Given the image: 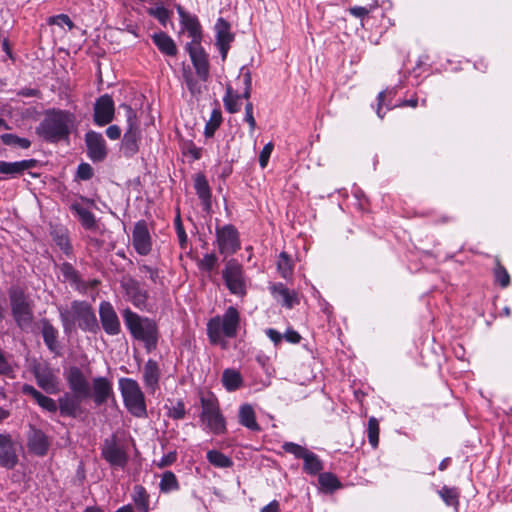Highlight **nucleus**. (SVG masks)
Here are the masks:
<instances>
[{"label":"nucleus","mask_w":512,"mask_h":512,"mask_svg":"<svg viewBox=\"0 0 512 512\" xmlns=\"http://www.w3.org/2000/svg\"><path fill=\"white\" fill-rule=\"evenodd\" d=\"M71 393H64L58 399L62 417L77 418L82 412L81 402L91 397L90 383L84 372L77 366H70L64 373Z\"/></svg>","instance_id":"obj_1"},{"label":"nucleus","mask_w":512,"mask_h":512,"mask_svg":"<svg viewBox=\"0 0 512 512\" xmlns=\"http://www.w3.org/2000/svg\"><path fill=\"white\" fill-rule=\"evenodd\" d=\"M60 320L65 333H70L77 323L79 329L84 332L96 334L100 331L95 310L85 300H74L71 302L70 310H59Z\"/></svg>","instance_id":"obj_2"},{"label":"nucleus","mask_w":512,"mask_h":512,"mask_svg":"<svg viewBox=\"0 0 512 512\" xmlns=\"http://www.w3.org/2000/svg\"><path fill=\"white\" fill-rule=\"evenodd\" d=\"M74 120V115L69 111L49 110L46 112L41 123L36 127V134L49 143L67 140Z\"/></svg>","instance_id":"obj_3"},{"label":"nucleus","mask_w":512,"mask_h":512,"mask_svg":"<svg viewBox=\"0 0 512 512\" xmlns=\"http://www.w3.org/2000/svg\"><path fill=\"white\" fill-rule=\"evenodd\" d=\"M123 320L131 336L144 343L148 353L156 349L159 339L157 323L148 317H141L130 308L123 311Z\"/></svg>","instance_id":"obj_4"},{"label":"nucleus","mask_w":512,"mask_h":512,"mask_svg":"<svg viewBox=\"0 0 512 512\" xmlns=\"http://www.w3.org/2000/svg\"><path fill=\"white\" fill-rule=\"evenodd\" d=\"M239 326L240 314L235 307L229 306L223 316L217 315L208 320L206 331L210 344L221 345V347L225 348L226 341L223 337L235 338Z\"/></svg>","instance_id":"obj_5"},{"label":"nucleus","mask_w":512,"mask_h":512,"mask_svg":"<svg viewBox=\"0 0 512 512\" xmlns=\"http://www.w3.org/2000/svg\"><path fill=\"white\" fill-rule=\"evenodd\" d=\"M119 389L128 412L134 417L146 418L147 405L139 383L132 378L122 377L119 379Z\"/></svg>","instance_id":"obj_6"},{"label":"nucleus","mask_w":512,"mask_h":512,"mask_svg":"<svg viewBox=\"0 0 512 512\" xmlns=\"http://www.w3.org/2000/svg\"><path fill=\"white\" fill-rule=\"evenodd\" d=\"M8 295L16 325L21 329L29 327L33 321V308L28 296L20 287H11Z\"/></svg>","instance_id":"obj_7"},{"label":"nucleus","mask_w":512,"mask_h":512,"mask_svg":"<svg viewBox=\"0 0 512 512\" xmlns=\"http://www.w3.org/2000/svg\"><path fill=\"white\" fill-rule=\"evenodd\" d=\"M200 403L202 407L201 421L207 425L213 434L225 433L226 421L221 413L217 397L213 393H209L207 396H201Z\"/></svg>","instance_id":"obj_8"},{"label":"nucleus","mask_w":512,"mask_h":512,"mask_svg":"<svg viewBox=\"0 0 512 512\" xmlns=\"http://www.w3.org/2000/svg\"><path fill=\"white\" fill-rule=\"evenodd\" d=\"M281 448L285 453L293 455L295 459L303 460L302 469L308 475H318L324 469V464L319 456L304 446L294 442H284Z\"/></svg>","instance_id":"obj_9"},{"label":"nucleus","mask_w":512,"mask_h":512,"mask_svg":"<svg viewBox=\"0 0 512 512\" xmlns=\"http://www.w3.org/2000/svg\"><path fill=\"white\" fill-rule=\"evenodd\" d=\"M225 285L229 292L236 296H244L247 293L242 264L234 258L229 259L222 271Z\"/></svg>","instance_id":"obj_10"},{"label":"nucleus","mask_w":512,"mask_h":512,"mask_svg":"<svg viewBox=\"0 0 512 512\" xmlns=\"http://www.w3.org/2000/svg\"><path fill=\"white\" fill-rule=\"evenodd\" d=\"M126 111L127 130L124 133L122 146L125 154L133 155L138 150L139 127L134 110L128 105H122Z\"/></svg>","instance_id":"obj_11"},{"label":"nucleus","mask_w":512,"mask_h":512,"mask_svg":"<svg viewBox=\"0 0 512 512\" xmlns=\"http://www.w3.org/2000/svg\"><path fill=\"white\" fill-rule=\"evenodd\" d=\"M102 458L113 467L124 468L128 462L126 451L117 443L116 435L106 438L101 447Z\"/></svg>","instance_id":"obj_12"},{"label":"nucleus","mask_w":512,"mask_h":512,"mask_svg":"<svg viewBox=\"0 0 512 512\" xmlns=\"http://www.w3.org/2000/svg\"><path fill=\"white\" fill-rule=\"evenodd\" d=\"M100 328L109 335L116 336L121 333V323L117 312L109 301H101L98 308Z\"/></svg>","instance_id":"obj_13"},{"label":"nucleus","mask_w":512,"mask_h":512,"mask_svg":"<svg viewBox=\"0 0 512 512\" xmlns=\"http://www.w3.org/2000/svg\"><path fill=\"white\" fill-rule=\"evenodd\" d=\"M216 236L221 254H234L240 249L239 233L235 226H216Z\"/></svg>","instance_id":"obj_14"},{"label":"nucleus","mask_w":512,"mask_h":512,"mask_svg":"<svg viewBox=\"0 0 512 512\" xmlns=\"http://www.w3.org/2000/svg\"><path fill=\"white\" fill-rule=\"evenodd\" d=\"M51 445L50 438L39 428L33 425L29 426L27 433V447L28 450L39 457L47 455Z\"/></svg>","instance_id":"obj_15"},{"label":"nucleus","mask_w":512,"mask_h":512,"mask_svg":"<svg viewBox=\"0 0 512 512\" xmlns=\"http://www.w3.org/2000/svg\"><path fill=\"white\" fill-rule=\"evenodd\" d=\"M115 106L112 97L108 94L100 96L94 104V122L98 126H105L114 119Z\"/></svg>","instance_id":"obj_16"},{"label":"nucleus","mask_w":512,"mask_h":512,"mask_svg":"<svg viewBox=\"0 0 512 512\" xmlns=\"http://www.w3.org/2000/svg\"><path fill=\"white\" fill-rule=\"evenodd\" d=\"M85 144L87 155L93 162H101L107 156V147L104 137L101 133L88 131L85 134Z\"/></svg>","instance_id":"obj_17"},{"label":"nucleus","mask_w":512,"mask_h":512,"mask_svg":"<svg viewBox=\"0 0 512 512\" xmlns=\"http://www.w3.org/2000/svg\"><path fill=\"white\" fill-rule=\"evenodd\" d=\"M91 397L96 406H101L114 396L112 382L103 376L93 378Z\"/></svg>","instance_id":"obj_18"},{"label":"nucleus","mask_w":512,"mask_h":512,"mask_svg":"<svg viewBox=\"0 0 512 512\" xmlns=\"http://www.w3.org/2000/svg\"><path fill=\"white\" fill-rule=\"evenodd\" d=\"M38 165L36 159H25L15 162L0 161V174L3 175L1 180L17 178L24 174L25 171L31 170Z\"/></svg>","instance_id":"obj_19"},{"label":"nucleus","mask_w":512,"mask_h":512,"mask_svg":"<svg viewBox=\"0 0 512 512\" xmlns=\"http://www.w3.org/2000/svg\"><path fill=\"white\" fill-rule=\"evenodd\" d=\"M216 44L222 56V60L227 57L228 50L231 42L234 40V35L231 33V26L224 18H218L215 24Z\"/></svg>","instance_id":"obj_20"},{"label":"nucleus","mask_w":512,"mask_h":512,"mask_svg":"<svg viewBox=\"0 0 512 512\" xmlns=\"http://www.w3.org/2000/svg\"><path fill=\"white\" fill-rule=\"evenodd\" d=\"M18 463V456L9 434H0V466L13 469Z\"/></svg>","instance_id":"obj_21"},{"label":"nucleus","mask_w":512,"mask_h":512,"mask_svg":"<svg viewBox=\"0 0 512 512\" xmlns=\"http://www.w3.org/2000/svg\"><path fill=\"white\" fill-rule=\"evenodd\" d=\"M188 52L197 75L202 80H206L209 75V63L206 53L198 43L189 44Z\"/></svg>","instance_id":"obj_22"},{"label":"nucleus","mask_w":512,"mask_h":512,"mask_svg":"<svg viewBox=\"0 0 512 512\" xmlns=\"http://www.w3.org/2000/svg\"><path fill=\"white\" fill-rule=\"evenodd\" d=\"M127 299L138 309H143L147 305L148 292L143 289L140 283L130 279L123 284Z\"/></svg>","instance_id":"obj_23"},{"label":"nucleus","mask_w":512,"mask_h":512,"mask_svg":"<svg viewBox=\"0 0 512 512\" xmlns=\"http://www.w3.org/2000/svg\"><path fill=\"white\" fill-rule=\"evenodd\" d=\"M132 245L139 255H148L152 250L151 236L147 226H134Z\"/></svg>","instance_id":"obj_24"},{"label":"nucleus","mask_w":512,"mask_h":512,"mask_svg":"<svg viewBox=\"0 0 512 512\" xmlns=\"http://www.w3.org/2000/svg\"><path fill=\"white\" fill-rule=\"evenodd\" d=\"M161 377V370L156 360L148 359L143 369V382L145 387L151 392L159 388V380Z\"/></svg>","instance_id":"obj_25"},{"label":"nucleus","mask_w":512,"mask_h":512,"mask_svg":"<svg viewBox=\"0 0 512 512\" xmlns=\"http://www.w3.org/2000/svg\"><path fill=\"white\" fill-rule=\"evenodd\" d=\"M22 393L31 396L43 410L50 413H55L58 410V404L54 399L45 396L30 384H24L22 386Z\"/></svg>","instance_id":"obj_26"},{"label":"nucleus","mask_w":512,"mask_h":512,"mask_svg":"<svg viewBox=\"0 0 512 512\" xmlns=\"http://www.w3.org/2000/svg\"><path fill=\"white\" fill-rule=\"evenodd\" d=\"M43 341L52 353L59 354L58 330L52 325L49 319L43 318L40 321Z\"/></svg>","instance_id":"obj_27"},{"label":"nucleus","mask_w":512,"mask_h":512,"mask_svg":"<svg viewBox=\"0 0 512 512\" xmlns=\"http://www.w3.org/2000/svg\"><path fill=\"white\" fill-rule=\"evenodd\" d=\"M34 376L37 385L49 394L56 393L58 390V382L56 376L49 368L43 370L36 369Z\"/></svg>","instance_id":"obj_28"},{"label":"nucleus","mask_w":512,"mask_h":512,"mask_svg":"<svg viewBox=\"0 0 512 512\" xmlns=\"http://www.w3.org/2000/svg\"><path fill=\"white\" fill-rule=\"evenodd\" d=\"M238 421L243 427L251 431L259 432L261 430V427L256 420L255 411L250 404H243L240 406Z\"/></svg>","instance_id":"obj_29"},{"label":"nucleus","mask_w":512,"mask_h":512,"mask_svg":"<svg viewBox=\"0 0 512 512\" xmlns=\"http://www.w3.org/2000/svg\"><path fill=\"white\" fill-rule=\"evenodd\" d=\"M177 11L181 18V23L186 28L189 36L192 37L194 43H197L201 36L200 24L197 18L187 14L181 6H178Z\"/></svg>","instance_id":"obj_30"},{"label":"nucleus","mask_w":512,"mask_h":512,"mask_svg":"<svg viewBox=\"0 0 512 512\" xmlns=\"http://www.w3.org/2000/svg\"><path fill=\"white\" fill-rule=\"evenodd\" d=\"M194 188L199 199L202 201L205 207L210 206L211 202V190L208 181L204 174L198 173L194 178Z\"/></svg>","instance_id":"obj_31"},{"label":"nucleus","mask_w":512,"mask_h":512,"mask_svg":"<svg viewBox=\"0 0 512 512\" xmlns=\"http://www.w3.org/2000/svg\"><path fill=\"white\" fill-rule=\"evenodd\" d=\"M154 44L158 47V49L169 56H175L177 53L176 45L171 37H169L166 33L160 32L156 33L152 36Z\"/></svg>","instance_id":"obj_32"},{"label":"nucleus","mask_w":512,"mask_h":512,"mask_svg":"<svg viewBox=\"0 0 512 512\" xmlns=\"http://www.w3.org/2000/svg\"><path fill=\"white\" fill-rule=\"evenodd\" d=\"M271 292L275 298L281 297L282 305L287 308H292L295 304H298L296 293L291 292L282 283L274 285Z\"/></svg>","instance_id":"obj_33"},{"label":"nucleus","mask_w":512,"mask_h":512,"mask_svg":"<svg viewBox=\"0 0 512 512\" xmlns=\"http://www.w3.org/2000/svg\"><path fill=\"white\" fill-rule=\"evenodd\" d=\"M132 500L138 512H149V494L144 486L133 487Z\"/></svg>","instance_id":"obj_34"},{"label":"nucleus","mask_w":512,"mask_h":512,"mask_svg":"<svg viewBox=\"0 0 512 512\" xmlns=\"http://www.w3.org/2000/svg\"><path fill=\"white\" fill-rule=\"evenodd\" d=\"M222 384L229 392L238 390L243 383L240 372L235 369H225L222 374Z\"/></svg>","instance_id":"obj_35"},{"label":"nucleus","mask_w":512,"mask_h":512,"mask_svg":"<svg viewBox=\"0 0 512 512\" xmlns=\"http://www.w3.org/2000/svg\"><path fill=\"white\" fill-rule=\"evenodd\" d=\"M51 236L55 244L63 251L67 256L72 253V245L70 243L68 233L66 229L56 226L51 231Z\"/></svg>","instance_id":"obj_36"},{"label":"nucleus","mask_w":512,"mask_h":512,"mask_svg":"<svg viewBox=\"0 0 512 512\" xmlns=\"http://www.w3.org/2000/svg\"><path fill=\"white\" fill-rule=\"evenodd\" d=\"M438 495L447 506L453 507L456 511L458 510L460 505V490L457 487H448L444 485L438 491Z\"/></svg>","instance_id":"obj_37"},{"label":"nucleus","mask_w":512,"mask_h":512,"mask_svg":"<svg viewBox=\"0 0 512 512\" xmlns=\"http://www.w3.org/2000/svg\"><path fill=\"white\" fill-rule=\"evenodd\" d=\"M318 482L324 492L332 493L342 487V483L337 476L331 472L318 474Z\"/></svg>","instance_id":"obj_38"},{"label":"nucleus","mask_w":512,"mask_h":512,"mask_svg":"<svg viewBox=\"0 0 512 512\" xmlns=\"http://www.w3.org/2000/svg\"><path fill=\"white\" fill-rule=\"evenodd\" d=\"M494 269L493 276L495 283L498 284L501 288H507L510 285L511 278L507 269L502 265L501 260L498 256L494 258Z\"/></svg>","instance_id":"obj_39"},{"label":"nucleus","mask_w":512,"mask_h":512,"mask_svg":"<svg viewBox=\"0 0 512 512\" xmlns=\"http://www.w3.org/2000/svg\"><path fill=\"white\" fill-rule=\"evenodd\" d=\"M208 462L217 468H231L233 461L219 450H209L206 454Z\"/></svg>","instance_id":"obj_40"},{"label":"nucleus","mask_w":512,"mask_h":512,"mask_svg":"<svg viewBox=\"0 0 512 512\" xmlns=\"http://www.w3.org/2000/svg\"><path fill=\"white\" fill-rule=\"evenodd\" d=\"M241 96L237 93H235L231 86H227L226 88V94L223 97V103L225 109L229 113H237L241 109V103H240Z\"/></svg>","instance_id":"obj_41"},{"label":"nucleus","mask_w":512,"mask_h":512,"mask_svg":"<svg viewBox=\"0 0 512 512\" xmlns=\"http://www.w3.org/2000/svg\"><path fill=\"white\" fill-rule=\"evenodd\" d=\"M159 487L160 491L163 493L177 491L180 488L177 477L172 471H165L162 474Z\"/></svg>","instance_id":"obj_42"},{"label":"nucleus","mask_w":512,"mask_h":512,"mask_svg":"<svg viewBox=\"0 0 512 512\" xmlns=\"http://www.w3.org/2000/svg\"><path fill=\"white\" fill-rule=\"evenodd\" d=\"M277 269L280 275L287 279L293 274V263L287 252H281L277 261Z\"/></svg>","instance_id":"obj_43"},{"label":"nucleus","mask_w":512,"mask_h":512,"mask_svg":"<svg viewBox=\"0 0 512 512\" xmlns=\"http://www.w3.org/2000/svg\"><path fill=\"white\" fill-rule=\"evenodd\" d=\"M3 144L11 147H19L21 149H28L31 146V141L27 138L19 137L16 134L5 133L0 136Z\"/></svg>","instance_id":"obj_44"},{"label":"nucleus","mask_w":512,"mask_h":512,"mask_svg":"<svg viewBox=\"0 0 512 512\" xmlns=\"http://www.w3.org/2000/svg\"><path fill=\"white\" fill-rule=\"evenodd\" d=\"M379 422L375 417H370L367 426L368 442L373 448H377L379 444Z\"/></svg>","instance_id":"obj_45"},{"label":"nucleus","mask_w":512,"mask_h":512,"mask_svg":"<svg viewBox=\"0 0 512 512\" xmlns=\"http://www.w3.org/2000/svg\"><path fill=\"white\" fill-rule=\"evenodd\" d=\"M222 121V116L220 111L213 110L211 113L210 120L205 125L204 134L206 137H212L215 131L218 129Z\"/></svg>","instance_id":"obj_46"},{"label":"nucleus","mask_w":512,"mask_h":512,"mask_svg":"<svg viewBox=\"0 0 512 512\" xmlns=\"http://www.w3.org/2000/svg\"><path fill=\"white\" fill-rule=\"evenodd\" d=\"M61 273L63 277L70 281L72 284L79 285L81 282L78 271L69 262H65L61 265Z\"/></svg>","instance_id":"obj_47"},{"label":"nucleus","mask_w":512,"mask_h":512,"mask_svg":"<svg viewBox=\"0 0 512 512\" xmlns=\"http://www.w3.org/2000/svg\"><path fill=\"white\" fill-rule=\"evenodd\" d=\"M217 256L214 253L205 254L202 259L198 261V268L202 271L211 272L217 265Z\"/></svg>","instance_id":"obj_48"},{"label":"nucleus","mask_w":512,"mask_h":512,"mask_svg":"<svg viewBox=\"0 0 512 512\" xmlns=\"http://www.w3.org/2000/svg\"><path fill=\"white\" fill-rule=\"evenodd\" d=\"M48 24L57 25L59 27L67 26L68 30H72L74 28V24L66 14H59L57 16L50 17L48 19Z\"/></svg>","instance_id":"obj_49"},{"label":"nucleus","mask_w":512,"mask_h":512,"mask_svg":"<svg viewBox=\"0 0 512 512\" xmlns=\"http://www.w3.org/2000/svg\"><path fill=\"white\" fill-rule=\"evenodd\" d=\"M149 15L155 17L161 24L165 25L170 18V12L163 6L151 8L148 11Z\"/></svg>","instance_id":"obj_50"},{"label":"nucleus","mask_w":512,"mask_h":512,"mask_svg":"<svg viewBox=\"0 0 512 512\" xmlns=\"http://www.w3.org/2000/svg\"><path fill=\"white\" fill-rule=\"evenodd\" d=\"M73 210L79 216V219L83 222V224H93L94 216L93 214L81 205H73Z\"/></svg>","instance_id":"obj_51"},{"label":"nucleus","mask_w":512,"mask_h":512,"mask_svg":"<svg viewBox=\"0 0 512 512\" xmlns=\"http://www.w3.org/2000/svg\"><path fill=\"white\" fill-rule=\"evenodd\" d=\"M185 404L182 400H178L176 404L169 410V417L174 420H181L185 417Z\"/></svg>","instance_id":"obj_52"},{"label":"nucleus","mask_w":512,"mask_h":512,"mask_svg":"<svg viewBox=\"0 0 512 512\" xmlns=\"http://www.w3.org/2000/svg\"><path fill=\"white\" fill-rule=\"evenodd\" d=\"M245 122L249 125L250 134L252 135L256 129V120L253 115V104L247 102L245 105Z\"/></svg>","instance_id":"obj_53"},{"label":"nucleus","mask_w":512,"mask_h":512,"mask_svg":"<svg viewBox=\"0 0 512 512\" xmlns=\"http://www.w3.org/2000/svg\"><path fill=\"white\" fill-rule=\"evenodd\" d=\"M177 460V452L170 451L165 454L158 462H156V466L160 469L166 468L174 464Z\"/></svg>","instance_id":"obj_54"},{"label":"nucleus","mask_w":512,"mask_h":512,"mask_svg":"<svg viewBox=\"0 0 512 512\" xmlns=\"http://www.w3.org/2000/svg\"><path fill=\"white\" fill-rule=\"evenodd\" d=\"M139 271L141 273L146 274L149 277V279L155 284L158 283L160 280L159 270L155 267H151L149 265L144 264L139 266Z\"/></svg>","instance_id":"obj_55"},{"label":"nucleus","mask_w":512,"mask_h":512,"mask_svg":"<svg viewBox=\"0 0 512 512\" xmlns=\"http://www.w3.org/2000/svg\"><path fill=\"white\" fill-rule=\"evenodd\" d=\"M273 151V144L271 142L267 143L261 150L259 154V164L261 168H265L268 164L270 155Z\"/></svg>","instance_id":"obj_56"},{"label":"nucleus","mask_w":512,"mask_h":512,"mask_svg":"<svg viewBox=\"0 0 512 512\" xmlns=\"http://www.w3.org/2000/svg\"><path fill=\"white\" fill-rule=\"evenodd\" d=\"M93 176V169L88 163H81L77 168V177L81 180H89Z\"/></svg>","instance_id":"obj_57"},{"label":"nucleus","mask_w":512,"mask_h":512,"mask_svg":"<svg viewBox=\"0 0 512 512\" xmlns=\"http://www.w3.org/2000/svg\"><path fill=\"white\" fill-rule=\"evenodd\" d=\"M243 76V83H244V92L241 96V98L249 99L251 96V88H252V78L251 73L247 70L246 72L242 73Z\"/></svg>","instance_id":"obj_58"},{"label":"nucleus","mask_w":512,"mask_h":512,"mask_svg":"<svg viewBox=\"0 0 512 512\" xmlns=\"http://www.w3.org/2000/svg\"><path fill=\"white\" fill-rule=\"evenodd\" d=\"M12 373H13L12 366L7 361L3 352L0 350V375L11 376Z\"/></svg>","instance_id":"obj_59"},{"label":"nucleus","mask_w":512,"mask_h":512,"mask_svg":"<svg viewBox=\"0 0 512 512\" xmlns=\"http://www.w3.org/2000/svg\"><path fill=\"white\" fill-rule=\"evenodd\" d=\"M180 248L185 250L188 247V237L184 226H175Z\"/></svg>","instance_id":"obj_60"},{"label":"nucleus","mask_w":512,"mask_h":512,"mask_svg":"<svg viewBox=\"0 0 512 512\" xmlns=\"http://www.w3.org/2000/svg\"><path fill=\"white\" fill-rule=\"evenodd\" d=\"M348 11L351 15H353L356 18H364L370 13L369 9L362 6L350 7Z\"/></svg>","instance_id":"obj_61"},{"label":"nucleus","mask_w":512,"mask_h":512,"mask_svg":"<svg viewBox=\"0 0 512 512\" xmlns=\"http://www.w3.org/2000/svg\"><path fill=\"white\" fill-rule=\"evenodd\" d=\"M106 135L111 140H117L121 136V128L118 125H110L106 129Z\"/></svg>","instance_id":"obj_62"},{"label":"nucleus","mask_w":512,"mask_h":512,"mask_svg":"<svg viewBox=\"0 0 512 512\" xmlns=\"http://www.w3.org/2000/svg\"><path fill=\"white\" fill-rule=\"evenodd\" d=\"M283 337L292 344H298L301 341V335L292 329L287 330Z\"/></svg>","instance_id":"obj_63"},{"label":"nucleus","mask_w":512,"mask_h":512,"mask_svg":"<svg viewBox=\"0 0 512 512\" xmlns=\"http://www.w3.org/2000/svg\"><path fill=\"white\" fill-rule=\"evenodd\" d=\"M260 512H281L280 504L277 500H272L270 503L262 507Z\"/></svg>","instance_id":"obj_64"}]
</instances>
